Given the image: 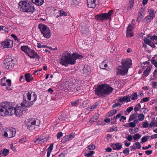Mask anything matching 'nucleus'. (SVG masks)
Here are the masks:
<instances>
[{"mask_svg":"<svg viewBox=\"0 0 157 157\" xmlns=\"http://www.w3.org/2000/svg\"><path fill=\"white\" fill-rule=\"evenodd\" d=\"M98 105V104L96 102L94 104L92 105L90 107L88 108V109L90 111H92L94 109L96 108L97 107V106Z\"/></svg>","mask_w":157,"mask_h":157,"instance_id":"32","label":"nucleus"},{"mask_svg":"<svg viewBox=\"0 0 157 157\" xmlns=\"http://www.w3.org/2000/svg\"><path fill=\"white\" fill-rule=\"evenodd\" d=\"M2 154L3 156H6L9 153V150L6 148H4L3 151H2Z\"/></svg>","mask_w":157,"mask_h":157,"instance_id":"29","label":"nucleus"},{"mask_svg":"<svg viewBox=\"0 0 157 157\" xmlns=\"http://www.w3.org/2000/svg\"><path fill=\"white\" fill-rule=\"evenodd\" d=\"M48 138L44 137V138H41V143H44L45 142H46L47 140H48Z\"/></svg>","mask_w":157,"mask_h":157,"instance_id":"49","label":"nucleus"},{"mask_svg":"<svg viewBox=\"0 0 157 157\" xmlns=\"http://www.w3.org/2000/svg\"><path fill=\"white\" fill-rule=\"evenodd\" d=\"M92 117L96 121L99 118V114L98 113H95Z\"/></svg>","mask_w":157,"mask_h":157,"instance_id":"46","label":"nucleus"},{"mask_svg":"<svg viewBox=\"0 0 157 157\" xmlns=\"http://www.w3.org/2000/svg\"><path fill=\"white\" fill-rule=\"evenodd\" d=\"M53 147V144H51L48 149V151L51 152Z\"/></svg>","mask_w":157,"mask_h":157,"instance_id":"56","label":"nucleus"},{"mask_svg":"<svg viewBox=\"0 0 157 157\" xmlns=\"http://www.w3.org/2000/svg\"><path fill=\"white\" fill-rule=\"evenodd\" d=\"M34 4L38 6L42 5L44 2V0H31Z\"/></svg>","mask_w":157,"mask_h":157,"instance_id":"20","label":"nucleus"},{"mask_svg":"<svg viewBox=\"0 0 157 157\" xmlns=\"http://www.w3.org/2000/svg\"><path fill=\"white\" fill-rule=\"evenodd\" d=\"M34 142L35 143H36L37 144H41V138H37L34 141Z\"/></svg>","mask_w":157,"mask_h":157,"instance_id":"43","label":"nucleus"},{"mask_svg":"<svg viewBox=\"0 0 157 157\" xmlns=\"http://www.w3.org/2000/svg\"><path fill=\"white\" fill-rule=\"evenodd\" d=\"M138 117L139 118V120L140 121H142L143 120L144 118V115L142 114H138Z\"/></svg>","mask_w":157,"mask_h":157,"instance_id":"31","label":"nucleus"},{"mask_svg":"<svg viewBox=\"0 0 157 157\" xmlns=\"http://www.w3.org/2000/svg\"><path fill=\"white\" fill-rule=\"evenodd\" d=\"M144 41L145 43L146 44H148L149 45L151 43V40L147 38H144Z\"/></svg>","mask_w":157,"mask_h":157,"instance_id":"39","label":"nucleus"},{"mask_svg":"<svg viewBox=\"0 0 157 157\" xmlns=\"http://www.w3.org/2000/svg\"><path fill=\"white\" fill-rule=\"evenodd\" d=\"M27 54L31 58H36L37 59L39 58V56L35 52L34 50L31 49Z\"/></svg>","mask_w":157,"mask_h":157,"instance_id":"17","label":"nucleus"},{"mask_svg":"<svg viewBox=\"0 0 157 157\" xmlns=\"http://www.w3.org/2000/svg\"><path fill=\"white\" fill-rule=\"evenodd\" d=\"M91 72L90 67L87 65H85L83 69V74L85 76L89 75Z\"/></svg>","mask_w":157,"mask_h":157,"instance_id":"18","label":"nucleus"},{"mask_svg":"<svg viewBox=\"0 0 157 157\" xmlns=\"http://www.w3.org/2000/svg\"><path fill=\"white\" fill-rule=\"evenodd\" d=\"M79 29L83 34H86L88 32V25L85 22H81L79 26Z\"/></svg>","mask_w":157,"mask_h":157,"instance_id":"14","label":"nucleus"},{"mask_svg":"<svg viewBox=\"0 0 157 157\" xmlns=\"http://www.w3.org/2000/svg\"><path fill=\"white\" fill-rule=\"evenodd\" d=\"M6 78L4 77L1 80V84L2 86H6V88L7 90H10L11 88L10 87L11 85V81L10 79L6 80Z\"/></svg>","mask_w":157,"mask_h":157,"instance_id":"11","label":"nucleus"},{"mask_svg":"<svg viewBox=\"0 0 157 157\" xmlns=\"http://www.w3.org/2000/svg\"><path fill=\"white\" fill-rule=\"evenodd\" d=\"M133 29V27L130 24H129L127 28V31H132Z\"/></svg>","mask_w":157,"mask_h":157,"instance_id":"52","label":"nucleus"},{"mask_svg":"<svg viewBox=\"0 0 157 157\" xmlns=\"http://www.w3.org/2000/svg\"><path fill=\"white\" fill-rule=\"evenodd\" d=\"M113 10H110L107 13H105L100 14L98 15L95 16V18L98 21H102L105 19H111V15L113 13Z\"/></svg>","mask_w":157,"mask_h":157,"instance_id":"8","label":"nucleus"},{"mask_svg":"<svg viewBox=\"0 0 157 157\" xmlns=\"http://www.w3.org/2000/svg\"><path fill=\"white\" fill-rule=\"evenodd\" d=\"M144 15V13H140L137 19V21L139 22H140L141 20L143 18Z\"/></svg>","mask_w":157,"mask_h":157,"instance_id":"28","label":"nucleus"},{"mask_svg":"<svg viewBox=\"0 0 157 157\" xmlns=\"http://www.w3.org/2000/svg\"><path fill=\"white\" fill-rule=\"evenodd\" d=\"M134 1L133 0H130L129 2V5L127 7V9L130 10L132 7H133V4L134 3Z\"/></svg>","mask_w":157,"mask_h":157,"instance_id":"30","label":"nucleus"},{"mask_svg":"<svg viewBox=\"0 0 157 157\" xmlns=\"http://www.w3.org/2000/svg\"><path fill=\"white\" fill-rule=\"evenodd\" d=\"M108 66L107 63L105 61H103L100 64V67L102 69L108 70V68H107Z\"/></svg>","mask_w":157,"mask_h":157,"instance_id":"22","label":"nucleus"},{"mask_svg":"<svg viewBox=\"0 0 157 157\" xmlns=\"http://www.w3.org/2000/svg\"><path fill=\"white\" fill-rule=\"evenodd\" d=\"M81 0H69V4L72 6L78 5Z\"/></svg>","mask_w":157,"mask_h":157,"instance_id":"23","label":"nucleus"},{"mask_svg":"<svg viewBox=\"0 0 157 157\" xmlns=\"http://www.w3.org/2000/svg\"><path fill=\"white\" fill-rule=\"evenodd\" d=\"M142 110H143V113L144 114H146L147 112L148 111V110L147 109L145 108H142L140 110V111H141Z\"/></svg>","mask_w":157,"mask_h":157,"instance_id":"57","label":"nucleus"},{"mask_svg":"<svg viewBox=\"0 0 157 157\" xmlns=\"http://www.w3.org/2000/svg\"><path fill=\"white\" fill-rule=\"evenodd\" d=\"M22 51H24L27 54L28 52H29L30 48H29L27 46H21V48Z\"/></svg>","mask_w":157,"mask_h":157,"instance_id":"24","label":"nucleus"},{"mask_svg":"<svg viewBox=\"0 0 157 157\" xmlns=\"http://www.w3.org/2000/svg\"><path fill=\"white\" fill-rule=\"evenodd\" d=\"M95 146L93 144H90L87 147L88 149L90 150H93L95 148Z\"/></svg>","mask_w":157,"mask_h":157,"instance_id":"42","label":"nucleus"},{"mask_svg":"<svg viewBox=\"0 0 157 157\" xmlns=\"http://www.w3.org/2000/svg\"><path fill=\"white\" fill-rule=\"evenodd\" d=\"M63 136V133L61 132L57 133V139L60 138Z\"/></svg>","mask_w":157,"mask_h":157,"instance_id":"60","label":"nucleus"},{"mask_svg":"<svg viewBox=\"0 0 157 157\" xmlns=\"http://www.w3.org/2000/svg\"><path fill=\"white\" fill-rule=\"evenodd\" d=\"M149 98H150L149 97L144 98L141 100V101H140V102L141 103H142L143 102H146L148 101H149Z\"/></svg>","mask_w":157,"mask_h":157,"instance_id":"37","label":"nucleus"},{"mask_svg":"<svg viewBox=\"0 0 157 157\" xmlns=\"http://www.w3.org/2000/svg\"><path fill=\"white\" fill-rule=\"evenodd\" d=\"M150 39L152 40H157V36L155 35H154L152 36H151Z\"/></svg>","mask_w":157,"mask_h":157,"instance_id":"61","label":"nucleus"},{"mask_svg":"<svg viewBox=\"0 0 157 157\" xmlns=\"http://www.w3.org/2000/svg\"><path fill=\"white\" fill-rule=\"evenodd\" d=\"M148 126V124L147 121L144 122L143 124V127L144 128H146Z\"/></svg>","mask_w":157,"mask_h":157,"instance_id":"59","label":"nucleus"},{"mask_svg":"<svg viewBox=\"0 0 157 157\" xmlns=\"http://www.w3.org/2000/svg\"><path fill=\"white\" fill-rule=\"evenodd\" d=\"M126 36L127 37L132 36H133V33L132 32V31H126Z\"/></svg>","mask_w":157,"mask_h":157,"instance_id":"34","label":"nucleus"},{"mask_svg":"<svg viewBox=\"0 0 157 157\" xmlns=\"http://www.w3.org/2000/svg\"><path fill=\"white\" fill-rule=\"evenodd\" d=\"M138 96L137 92H134L132 94V95L130 96L131 97V100H135L138 98Z\"/></svg>","mask_w":157,"mask_h":157,"instance_id":"26","label":"nucleus"},{"mask_svg":"<svg viewBox=\"0 0 157 157\" xmlns=\"http://www.w3.org/2000/svg\"><path fill=\"white\" fill-rule=\"evenodd\" d=\"M14 65L13 60L11 58H6L3 61V67L9 69L12 68Z\"/></svg>","mask_w":157,"mask_h":157,"instance_id":"9","label":"nucleus"},{"mask_svg":"<svg viewBox=\"0 0 157 157\" xmlns=\"http://www.w3.org/2000/svg\"><path fill=\"white\" fill-rule=\"evenodd\" d=\"M123 153L126 155H128L129 154V150L128 148H126L123 151Z\"/></svg>","mask_w":157,"mask_h":157,"instance_id":"38","label":"nucleus"},{"mask_svg":"<svg viewBox=\"0 0 157 157\" xmlns=\"http://www.w3.org/2000/svg\"><path fill=\"white\" fill-rule=\"evenodd\" d=\"M36 96L35 93L31 91L25 92L23 95V101L21 105H24L27 107L32 106L33 102L36 100Z\"/></svg>","mask_w":157,"mask_h":157,"instance_id":"3","label":"nucleus"},{"mask_svg":"<svg viewBox=\"0 0 157 157\" xmlns=\"http://www.w3.org/2000/svg\"><path fill=\"white\" fill-rule=\"evenodd\" d=\"M26 126L27 129L33 130L37 128L40 124L38 120L35 118H29L25 121Z\"/></svg>","mask_w":157,"mask_h":157,"instance_id":"5","label":"nucleus"},{"mask_svg":"<svg viewBox=\"0 0 157 157\" xmlns=\"http://www.w3.org/2000/svg\"><path fill=\"white\" fill-rule=\"evenodd\" d=\"M17 106L13 107L11 103L4 101L0 104V115L3 116H10L13 114L17 117H20L23 114L24 107H26L24 105Z\"/></svg>","mask_w":157,"mask_h":157,"instance_id":"1","label":"nucleus"},{"mask_svg":"<svg viewBox=\"0 0 157 157\" xmlns=\"http://www.w3.org/2000/svg\"><path fill=\"white\" fill-rule=\"evenodd\" d=\"M154 77L155 78H155V77H157V69H155L154 72L153 73Z\"/></svg>","mask_w":157,"mask_h":157,"instance_id":"64","label":"nucleus"},{"mask_svg":"<svg viewBox=\"0 0 157 157\" xmlns=\"http://www.w3.org/2000/svg\"><path fill=\"white\" fill-rule=\"evenodd\" d=\"M95 89V94L100 96L108 95L113 90V88L109 85L104 84L98 86Z\"/></svg>","mask_w":157,"mask_h":157,"instance_id":"4","label":"nucleus"},{"mask_svg":"<svg viewBox=\"0 0 157 157\" xmlns=\"http://www.w3.org/2000/svg\"><path fill=\"white\" fill-rule=\"evenodd\" d=\"M78 101H74L71 102V105L73 106H76L78 104Z\"/></svg>","mask_w":157,"mask_h":157,"instance_id":"44","label":"nucleus"},{"mask_svg":"<svg viewBox=\"0 0 157 157\" xmlns=\"http://www.w3.org/2000/svg\"><path fill=\"white\" fill-rule=\"evenodd\" d=\"M152 68V66L151 65L149 67H148L145 70L147 71L148 73H149L151 70V69Z\"/></svg>","mask_w":157,"mask_h":157,"instance_id":"63","label":"nucleus"},{"mask_svg":"<svg viewBox=\"0 0 157 157\" xmlns=\"http://www.w3.org/2000/svg\"><path fill=\"white\" fill-rule=\"evenodd\" d=\"M138 115V113H137L131 115L129 117L128 120L129 121H131L133 119L136 118L137 117Z\"/></svg>","mask_w":157,"mask_h":157,"instance_id":"25","label":"nucleus"},{"mask_svg":"<svg viewBox=\"0 0 157 157\" xmlns=\"http://www.w3.org/2000/svg\"><path fill=\"white\" fill-rule=\"evenodd\" d=\"M25 76L26 80L28 82H30L33 79L32 75L29 73L25 74Z\"/></svg>","mask_w":157,"mask_h":157,"instance_id":"21","label":"nucleus"},{"mask_svg":"<svg viewBox=\"0 0 157 157\" xmlns=\"http://www.w3.org/2000/svg\"><path fill=\"white\" fill-rule=\"evenodd\" d=\"M127 124H128L129 125V126L130 127H131V128L135 127L136 126V124H135L133 122H131L128 123Z\"/></svg>","mask_w":157,"mask_h":157,"instance_id":"55","label":"nucleus"},{"mask_svg":"<svg viewBox=\"0 0 157 157\" xmlns=\"http://www.w3.org/2000/svg\"><path fill=\"white\" fill-rule=\"evenodd\" d=\"M141 136L139 134L137 133L135 134L133 136V138L134 140H136V139H140Z\"/></svg>","mask_w":157,"mask_h":157,"instance_id":"36","label":"nucleus"},{"mask_svg":"<svg viewBox=\"0 0 157 157\" xmlns=\"http://www.w3.org/2000/svg\"><path fill=\"white\" fill-rule=\"evenodd\" d=\"M65 119V117L64 115H62L59 117V121H64Z\"/></svg>","mask_w":157,"mask_h":157,"instance_id":"48","label":"nucleus"},{"mask_svg":"<svg viewBox=\"0 0 157 157\" xmlns=\"http://www.w3.org/2000/svg\"><path fill=\"white\" fill-rule=\"evenodd\" d=\"M87 5L89 8H95L99 3V0H87Z\"/></svg>","mask_w":157,"mask_h":157,"instance_id":"12","label":"nucleus"},{"mask_svg":"<svg viewBox=\"0 0 157 157\" xmlns=\"http://www.w3.org/2000/svg\"><path fill=\"white\" fill-rule=\"evenodd\" d=\"M69 140L68 137H67L66 136H65L63 137L61 140V142L62 143H64Z\"/></svg>","mask_w":157,"mask_h":157,"instance_id":"41","label":"nucleus"},{"mask_svg":"<svg viewBox=\"0 0 157 157\" xmlns=\"http://www.w3.org/2000/svg\"><path fill=\"white\" fill-rule=\"evenodd\" d=\"M67 137H68V139L70 140L71 139L75 137L74 134H70L69 135L66 136Z\"/></svg>","mask_w":157,"mask_h":157,"instance_id":"47","label":"nucleus"},{"mask_svg":"<svg viewBox=\"0 0 157 157\" xmlns=\"http://www.w3.org/2000/svg\"><path fill=\"white\" fill-rule=\"evenodd\" d=\"M121 106V104L120 103H116L114 104L113 105L112 107V108H114L116 107L117 106H119L120 107Z\"/></svg>","mask_w":157,"mask_h":157,"instance_id":"53","label":"nucleus"},{"mask_svg":"<svg viewBox=\"0 0 157 157\" xmlns=\"http://www.w3.org/2000/svg\"><path fill=\"white\" fill-rule=\"evenodd\" d=\"M38 28L40 29L41 34L45 38H49L51 37V31L47 25L40 23L38 25Z\"/></svg>","mask_w":157,"mask_h":157,"instance_id":"7","label":"nucleus"},{"mask_svg":"<svg viewBox=\"0 0 157 157\" xmlns=\"http://www.w3.org/2000/svg\"><path fill=\"white\" fill-rule=\"evenodd\" d=\"M151 62L152 64L154 65V66L157 68V62L154 59H151Z\"/></svg>","mask_w":157,"mask_h":157,"instance_id":"58","label":"nucleus"},{"mask_svg":"<svg viewBox=\"0 0 157 157\" xmlns=\"http://www.w3.org/2000/svg\"><path fill=\"white\" fill-rule=\"evenodd\" d=\"M117 112V110L116 109H113L109 112L107 114L108 117H110L116 114Z\"/></svg>","mask_w":157,"mask_h":157,"instance_id":"27","label":"nucleus"},{"mask_svg":"<svg viewBox=\"0 0 157 157\" xmlns=\"http://www.w3.org/2000/svg\"><path fill=\"white\" fill-rule=\"evenodd\" d=\"M130 96H125L123 97L122 98L119 97V101L120 102L125 101L128 102L130 101Z\"/></svg>","mask_w":157,"mask_h":157,"instance_id":"19","label":"nucleus"},{"mask_svg":"<svg viewBox=\"0 0 157 157\" xmlns=\"http://www.w3.org/2000/svg\"><path fill=\"white\" fill-rule=\"evenodd\" d=\"M133 145L135 146L136 149H139L141 148L140 144L138 142H136Z\"/></svg>","mask_w":157,"mask_h":157,"instance_id":"35","label":"nucleus"},{"mask_svg":"<svg viewBox=\"0 0 157 157\" xmlns=\"http://www.w3.org/2000/svg\"><path fill=\"white\" fill-rule=\"evenodd\" d=\"M60 14L59 16H66L67 15V13L64 12L63 10H61L60 11Z\"/></svg>","mask_w":157,"mask_h":157,"instance_id":"40","label":"nucleus"},{"mask_svg":"<svg viewBox=\"0 0 157 157\" xmlns=\"http://www.w3.org/2000/svg\"><path fill=\"white\" fill-rule=\"evenodd\" d=\"M147 140V137L146 136H144L141 138V143H144L146 142Z\"/></svg>","mask_w":157,"mask_h":157,"instance_id":"51","label":"nucleus"},{"mask_svg":"<svg viewBox=\"0 0 157 157\" xmlns=\"http://www.w3.org/2000/svg\"><path fill=\"white\" fill-rule=\"evenodd\" d=\"M116 150H119L122 148V146L120 143H118L115 144Z\"/></svg>","mask_w":157,"mask_h":157,"instance_id":"33","label":"nucleus"},{"mask_svg":"<svg viewBox=\"0 0 157 157\" xmlns=\"http://www.w3.org/2000/svg\"><path fill=\"white\" fill-rule=\"evenodd\" d=\"M117 73L118 75L120 74L122 75H124L128 72L127 68L122 66H118L117 67Z\"/></svg>","mask_w":157,"mask_h":157,"instance_id":"13","label":"nucleus"},{"mask_svg":"<svg viewBox=\"0 0 157 157\" xmlns=\"http://www.w3.org/2000/svg\"><path fill=\"white\" fill-rule=\"evenodd\" d=\"M1 44L2 46H3L4 48H7L12 46L13 42L10 40L8 39L4 42H2Z\"/></svg>","mask_w":157,"mask_h":157,"instance_id":"16","label":"nucleus"},{"mask_svg":"<svg viewBox=\"0 0 157 157\" xmlns=\"http://www.w3.org/2000/svg\"><path fill=\"white\" fill-rule=\"evenodd\" d=\"M82 56L76 54L71 55L67 52H64L62 55L60 59V63L63 65L66 66L67 64H74L77 59L81 58Z\"/></svg>","mask_w":157,"mask_h":157,"instance_id":"2","label":"nucleus"},{"mask_svg":"<svg viewBox=\"0 0 157 157\" xmlns=\"http://www.w3.org/2000/svg\"><path fill=\"white\" fill-rule=\"evenodd\" d=\"M31 2H29L28 3L26 2L23 1L20 2L19 3L20 7L21 6L22 8V10L24 12H31L33 13L35 10V9L32 5Z\"/></svg>","mask_w":157,"mask_h":157,"instance_id":"6","label":"nucleus"},{"mask_svg":"<svg viewBox=\"0 0 157 157\" xmlns=\"http://www.w3.org/2000/svg\"><path fill=\"white\" fill-rule=\"evenodd\" d=\"M11 37L13 38L15 40H17V43H19L20 42L17 36H16L14 34H12L11 35Z\"/></svg>","mask_w":157,"mask_h":157,"instance_id":"54","label":"nucleus"},{"mask_svg":"<svg viewBox=\"0 0 157 157\" xmlns=\"http://www.w3.org/2000/svg\"><path fill=\"white\" fill-rule=\"evenodd\" d=\"M16 133V131L15 128L11 127L7 130L5 132L4 135L6 137L10 138L15 136Z\"/></svg>","mask_w":157,"mask_h":157,"instance_id":"10","label":"nucleus"},{"mask_svg":"<svg viewBox=\"0 0 157 157\" xmlns=\"http://www.w3.org/2000/svg\"><path fill=\"white\" fill-rule=\"evenodd\" d=\"M132 63V61L131 59H122L121 61L122 66L126 67L128 69L130 67V66L131 65Z\"/></svg>","mask_w":157,"mask_h":157,"instance_id":"15","label":"nucleus"},{"mask_svg":"<svg viewBox=\"0 0 157 157\" xmlns=\"http://www.w3.org/2000/svg\"><path fill=\"white\" fill-rule=\"evenodd\" d=\"M154 17V16L149 15H148L144 19V20H145V19H146V21H147V20H152L153 19Z\"/></svg>","mask_w":157,"mask_h":157,"instance_id":"45","label":"nucleus"},{"mask_svg":"<svg viewBox=\"0 0 157 157\" xmlns=\"http://www.w3.org/2000/svg\"><path fill=\"white\" fill-rule=\"evenodd\" d=\"M133 109V107L132 106L128 108L126 110V111L128 113H130Z\"/></svg>","mask_w":157,"mask_h":157,"instance_id":"62","label":"nucleus"},{"mask_svg":"<svg viewBox=\"0 0 157 157\" xmlns=\"http://www.w3.org/2000/svg\"><path fill=\"white\" fill-rule=\"evenodd\" d=\"M148 12L149 13V15H151L154 17V11L153 10L151 9H149L148 10Z\"/></svg>","mask_w":157,"mask_h":157,"instance_id":"50","label":"nucleus"}]
</instances>
